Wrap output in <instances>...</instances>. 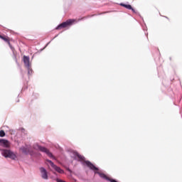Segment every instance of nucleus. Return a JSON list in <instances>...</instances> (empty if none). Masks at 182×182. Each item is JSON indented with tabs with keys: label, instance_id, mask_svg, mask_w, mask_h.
<instances>
[{
	"label": "nucleus",
	"instance_id": "nucleus-9",
	"mask_svg": "<svg viewBox=\"0 0 182 182\" xmlns=\"http://www.w3.org/2000/svg\"><path fill=\"white\" fill-rule=\"evenodd\" d=\"M120 6H123L124 8H126V9H129V10L132 11V12L134 14H137L136 10L134 9H133V7H132V5H130V4H125L121 3Z\"/></svg>",
	"mask_w": 182,
	"mask_h": 182
},
{
	"label": "nucleus",
	"instance_id": "nucleus-8",
	"mask_svg": "<svg viewBox=\"0 0 182 182\" xmlns=\"http://www.w3.org/2000/svg\"><path fill=\"white\" fill-rule=\"evenodd\" d=\"M85 164H86V166H87V167H89V168H90V170H93L94 171H99V168H97L96 166H95V165H93V164H92L89 161H86Z\"/></svg>",
	"mask_w": 182,
	"mask_h": 182
},
{
	"label": "nucleus",
	"instance_id": "nucleus-12",
	"mask_svg": "<svg viewBox=\"0 0 182 182\" xmlns=\"http://www.w3.org/2000/svg\"><path fill=\"white\" fill-rule=\"evenodd\" d=\"M77 157L81 160V161H83L85 160V157L79 154H77Z\"/></svg>",
	"mask_w": 182,
	"mask_h": 182
},
{
	"label": "nucleus",
	"instance_id": "nucleus-4",
	"mask_svg": "<svg viewBox=\"0 0 182 182\" xmlns=\"http://www.w3.org/2000/svg\"><path fill=\"white\" fill-rule=\"evenodd\" d=\"M47 163H49V164L51 166V167L55 170V171H57L58 173H59L60 174H63V173H65V171L60 168V167L55 165V164H53V162H52V161L48 159Z\"/></svg>",
	"mask_w": 182,
	"mask_h": 182
},
{
	"label": "nucleus",
	"instance_id": "nucleus-10",
	"mask_svg": "<svg viewBox=\"0 0 182 182\" xmlns=\"http://www.w3.org/2000/svg\"><path fill=\"white\" fill-rule=\"evenodd\" d=\"M23 62H24V65H25L26 68H27V69H29V68H31V63L29 61V57L24 55L23 56Z\"/></svg>",
	"mask_w": 182,
	"mask_h": 182
},
{
	"label": "nucleus",
	"instance_id": "nucleus-13",
	"mask_svg": "<svg viewBox=\"0 0 182 182\" xmlns=\"http://www.w3.org/2000/svg\"><path fill=\"white\" fill-rule=\"evenodd\" d=\"M0 137H5V131L4 130L0 131Z\"/></svg>",
	"mask_w": 182,
	"mask_h": 182
},
{
	"label": "nucleus",
	"instance_id": "nucleus-11",
	"mask_svg": "<svg viewBox=\"0 0 182 182\" xmlns=\"http://www.w3.org/2000/svg\"><path fill=\"white\" fill-rule=\"evenodd\" d=\"M20 149L21 150V151H22L23 153H24V154H29L30 151H31V150L29 149L28 147H24V146H23V147H21Z\"/></svg>",
	"mask_w": 182,
	"mask_h": 182
},
{
	"label": "nucleus",
	"instance_id": "nucleus-3",
	"mask_svg": "<svg viewBox=\"0 0 182 182\" xmlns=\"http://www.w3.org/2000/svg\"><path fill=\"white\" fill-rule=\"evenodd\" d=\"M1 154L4 157H9V159H11L12 160L16 159V155L11 150L4 149L2 151Z\"/></svg>",
	"mask_w": 182,
	"mask_h": 182
},
{
	"label": "nucleus",
	"instance_id": "nucleus-1",
	"mask_svg": "<svg viewBox=\"0 0 182 182\" xmlns=\"http://www.w3.org/2000/svg\"><path fill=\"white\" fill-rule=\"evenodd\" d=\"M74 22H76L75 19H68L66 21L59 24L55 28V29L56 31H60L62 29H65V28H68V26H71V25H73Z\"/></svg>",
	"mask_w": 182,
	"mask_h": 182
},
{
	"label": "nucleus",
	"instance_id": "nucleus-7",
	"mask_svg": "<svg viewBox=\"0 0 182 182\" xmlns=\"http://www.w3.org/2000/svg\"><path fill=\"white\" fill-rule=\"evenodd\" d=\"M0 146H1V147L8 148L10 147L11 143L6 139H0Z\"/></svg>",
	"mask_w": 182,
	"mask_h": 182
},
{
	"label": "nucleus",
	"instance_id": "nucleus-2",
	"mask_svg": "<svg viewBox=\"0 0 182 182\" xmlns=\"http://www.w3.org/2000/svg\"><path fill=\"white\" fill-rule=\"evenodd\" d=\"M33 149L35 150H39L40 151H42L43 153H46L47 156L48 157H50V159H53L55 160V156H53V154L49 151V150L43 146H40L38 144H35L33 145Z\"/></svg>",
	"mask_w": 182,
	"mask_h": 182
},
{
	"label": "nucleus",
	"instance_id": "nucleus-5",
	"mask_svg": "<svg viewBox=\"0 0 182 182\" xmlns=\"http://www.w3.org/2000/svg\"><path fill=\"white\" fill-rule=\"evenodd\" d=\"M0 39H2L3 41H4V42H6L11 48V50H15V48H14V47H12V46L11 45V42H9V38L8 36L0 35Z\"/></svg>",
	"mask_w": 182,
	"mask_h": 182
},
{
	"label": "nucleus",
	"instance_id": "nucleus-14",
	"mask_svg": "<svg viewBox=\"0 0 182 182\" xmlns=\"http://www.w3.org/2000/svg\"><path fill=\"white\" fill-rule=\"evenodd\" d=\"M28 75H32V69H31V67L28 68Z\"/></svg>",
	"mask_w": 182,
	"mask_h": 182
},
{
	"label": "nucleus",
	"instance_id": "nucleus-6",
	"mask_svg": "<svg viewBox=\"0 0 182 182\" xmlns=\"http://www.w3.org/2000/svg\"><path fill=\"white\" fill-rule=\"evenodd\" d=\"M40 171L41 173L42 178H43L44 180H48V171H46V169H45V168L43 167H41L40 168Z\"/></svg>",
	"mask_w": 182,
	"mask_h": 182
}]
</instances>
